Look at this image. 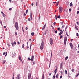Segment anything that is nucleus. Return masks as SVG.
Listing matches in <instances>:
<instances>
[{"instance_id":"obj_1","label":"nucleus","mask_w":79,"mask_h":79,"mask_svg":"<svg viewBox=\"0 0 79 79\" xmlns=\"http://www.w3.org/2000/svg\"><path fill=\"white\" fill-rule=\"evenodd\" d=\"M15 28L17 30H18V29H19V27H18V22H16L15 23Z\"/></svg>"},{"instance_id":"obj_2","label":"nucleus","mask_w":79,"mask_h":79,"mask_svg":"<svg viewBox=\"0 0 79 79\" xmlns=\"http://www.w3.org/2000/svg\"><path fill=\"white\" fill-rule=\"evenodd\" d=\"M59 12L61 13L63 12V7L60 6L59 8Z\"/></svg>"},{"instance_id":"obj_3","label":"nucleus","mask_w":79,"mask_h":79,"mask_svg":"<svg viewBox=\"0 0 79 79\" xmlns=\"http://www.w3.org/2000/svg\"><path fill=\"white\" fill-rule=\"evenodd\" d=\"M43 48H44V42L42 41L41 44L40 49L41 50H42Z\"/></svg>"},{"instance_id":"obj_4","label":"nucleus","mask_w":79,"mask_h":79,"mask_svg":"<svg viewBox=\"0 0 79 79\" xmlns=\"http://www.w3.org/2000/svg\"><path fill=\"white\" fill-rule=\"evenodd\" d=\"M67 41V37H65L64 38V45H66V41Z\"/></svg>"},{"instance_id":"obj_5","label":"nucleus","mask_w":79,"mask_h":79,"mask_svg":"<svg viewBox=\"0 0 79 79\" xmlns=\"http://www.w3.org/2000/svg\"><path fill=\"white\" fill-rule=\"evenodd\" d=\"M16 79H21V75L20 74H19L17 75Z\"/></svg>"},{"instance_id":"obj_6","label":"nucleus","mask_w":79,"mask_h":79,"mask_svg":"<svg viewBox=\"0 0 79 79\" xmlns=\"http://www.w3.org/2000/svg\"><path fill=\"white\" fill-rule=\"evenodd\" d=\"M32 75V73L30 72L29 73L28 76V79H31V76Z\"/></svg>"},{"instance_id":"obj_7","label":"nucleus","mask_w":79,"mask_h":79,"mask_svg":"<svg viewBox=\"0 0 79 79\" xmlns=\"http://www.w3.org/2000/svg\"><path fill=\"white\" fill-rule=\"evenodd\" d=\"M50 44L51 45H53V39L52 38H50Z\"/></svg>"},{"instance_id":"obj_8","label":"nucleus","mask_w":79,"mask_h":79,"mask_svg":"<svg viewBox=\"0 0 79 79\" xmlns=\"http://www.w3.org/2000/svg\"><path fill=\"white\" fill-rule=\"evenodd\" d=\"M70 45L71 47V49H73V44L71 43H70Z\"/></svg>"},{"instance_id":"obj_9","label":"nucleus","mask_w":79,"mask_h":79,"mask_svg":"<svg viewBox=\"0 0 79 79\" xmlns=\"http://www.w3.org/2000/svg\"><path fill=\"white\" fill-rule=\"evenodd\" d=\"M30 18L31 19V20H32V13H30Z\"/></svg>"},{"instance_id":"obj_10","label":"nucleus","mask_w":79,"mask_h":79,"mask_svg":"<svg viewBox=\"0 0 79 79\" xmlns=\"http://www.w3.org/2000/svg\"><path fill=\"white\" fill-rule=\"evenodd\" d=\"M12 55H13V57H15V56L16 55V53H15V52H13Z\"/></svg>"},{"instance_id":"obj_11","label":"nucleus","mask_w":79,"mask_h":79,"mask_svg":"<svg viewBox=\"0 0 79 79\" xmlns=\"http://www.w3.org/2000/svg\"><path fill=\"white\" fill-rule=\"evenodd\" d=\"M64 31V30H63L62 31H61L60 32V33L59 34V35H61V34H62L63 33Z\"/></svg>"},{"instance_id":"obj_12","label":"nucleus","mask_w":79,"mask_h":79,"mask_svg":"<svg viewBox=\"0 0 79 79\" xmlns=\"http://www.w3.org/2000/svg\"><path fill=\"white\" fill-rule=\"evenodd\" d=\"M63 67V62L61 63L60 64V68L61 69Z\"/></svg>"},{"instance_id":"obj_13","label":"nucleus","mask_w":79,"mask_h":79,"mask_svg":"<svg viewBox=\"0 0 79 79\" xmlns=\"http://www.w3.org/2000/svg\"><path fill=\"white\" fill-rule=\"evenodd\" d=\"M19 60H20V61H21L23 63V61H22V60L21 59V56H19Z\"/></svg>"},{"instance_id":"obj_14","label":"nucleus","mask_w":79,"mask_h":79,"mask_svg":"<svg viewBox=\"0 0 79 79\" xmlns=\"http://www.w3.org/2000/svg\"><path fill=\"white\" fill-rule=\"evenodd\" d=\"M46 26V24H45L44 26H43V27L42 28V30H44V29H45V27Z\"/></svg>"},{"instance_id":"obj_15","label":"nucleus","mask_w":79,"mask_h":79,"mask_svg":"<svg viewBox=\"0 0 79 79\" xmlns=\"http://www.w3.org/2000/svg\"><path fill=\"white\" fill-rule=\"evenodd\" d=\"M1 14H2V16H3L4 17H5V15L4 13H3V12H1Z\"/></svg>"},{"instance_id":"obj_16","label":"nucleus","mask_w":79,"mask_h":79,"mask_svg":"<svg viewBox=\"0 0 79 79\" xmlns=\"http://www.w3.org/2000/svg\"><path fill=\"white\" fill-rule=\"evenodd\" d=\"M34 60V55H32L31 57V61H33Z\"/></svg>"},{"instance_id":"obj_17","label":"nucleus","mask_w":79,"mask_h":79,"mask_svg":"<svg viewBox=\"0 0 79 79\" xmlns=\"http://www.w3.org/2000/svg\"><path fill=\"white\" fill-rule=\"evenodd\" d=\"M42 79H45V76L44 75V74H43V75H42Z\"/></svg>"},{"instance_id":"obj_18","label":"nucleus","mask_w":79,"mask_h":79,"mask_svg":"<svg viewBox=\"0 0 79 79\" xmlns=\"http://www.w3.org/2000/svg\"><path fill=\"white\" fill-rule=\"evenodd\" d=\"M55 72L54 73V74H55V73H56V72H57V69H55V70L54 71Z\"/></svg>"},{"instance_id":"obj_19","label":"nucleus","mask_w":79,"mask_h":79,"mask_svg":"<svg viewBox=\"0 0 79 79\" xmlns=\"http://www.w3.org/2000/svg\"><path fill=\"white\" fill-rule=\"evenodd\" d=\"M58 74H57L56 76V79H58Z\"/></svg>"},{"instance_id":"obj_20","label":"nucleus","mask_w":79,"mask_h":79,"mask_svg":"<svg viewBox=\"0 0 79 79\" xmlns=\"http://www.w3.org/2000/svg\"><path fill=\"white\" fill-rule=\"evenodd\" d=\"M59 3V2H56V5L57 6H58V4Z\"/></svg>"},{"instance_id":"obj_21","label":"nucleus","mask_w":79,"mask_h":79,"mask_svg":"<svg viewBox=\"0 0 79 79\" xmlns=\"http://www.w3.org/2000/svg\"><path fill=\"white\" fill-rule=\"evenodd\" d=\"M75 28L77 30H78V28L77 27V26H75Z\"/></svg>"},{"instance_id":"obj_22","label":"nucleus","mask_w":79,"mask_h":79,"mask_svg":"<svg viewBox=\"0 0 79 79\" xmlns=\"http://www.w3.org/2000/svg\"><path fill=\"white\" fill-rule=\"evenodd\" d=\"M70 6H73V3L72 2H71L70 4Z\"/></svg>"},{"instance_id":"obj_23","label":"nucleus","mask_w":79,"mask_h":79,"mask_svg":"<svg viewBox=\"0 0 79 79\" xmlns=\"http://www.w3.org/2000/svg\"><path fill=\"white\" fill-rule=\"evenodd\" d=\"M11 44L13 47H14V46H15V44H14V43H12Z\"/></svg>"},{"instance_id":"obj_24","label":"nucleus","mask_w":79,"mask_h":79,"mask_svg":"<svg viewBox=\"0 0 79 79\" xmlns=\"http://www.w3.org/2000/svg\"><path fill=\"white\" fill-rule=\"evenodd\" d=\"M24 44H23V45L22 46V48H24Z\"/></svg>"},{"instance_id":"obj_25","label":"nucleus","mask_w":79,"mask_h":79,"mask_svg":"<svg viewBox=\"0 0 79 79\" xmlns=\"http://www.w3.org/2000/svg\"><path fill=\"white\" fill-rule=\"evenodd\" d=\"M34 32H32L31 33V35L32 36H34Z\"/></svg>"},{"instance_id":"obj_26","label":"nucleus","mask_w":79,"mask_h":79,"mask_svg":"<svg viewBox=\"0 0 79 79\" xmlns=\"http://www.w3.org/2000/svg\"><path fill=\"white\" fill-rule=\"evenodd\" d=\"M65 74H68V72L67 71V70H65Z\"/></svg>"},{"instance_id":"obj_27","label":"nucleus","mask_w":79,"mask_h":79,"mask_svg":"<svg viewBox=\"0 0 79 79\" xmlns=\"http://www.w3.org/2000/svg\"><path fill=\"white\" fill-rule=\"evenodd\" d=\"M6 62V61H5V60H3V64H5V63Z\"/></svg>"},{"instance_id":"obj_28","label":"nucleus","mask_w":79,"mask_h":79,"mask_svg":"<svg viewBox=\"0 0 79 79\" xmlns=\"http://www.w3.org/2000/svg\"><path fill=\"white\" fill-rule=\"evenodd\" d=\"M64 25H63L62 26V29H63V28H64Z\"/></svg>"},{"instance_id":"obj_29","label":"nucleus","mask_w":79,"mask_h":79,"mask_svg":"<svg viewBox=\"0 0 79 79\" xmlns=\"http://www.w3.org/2000/svg\"><path fill=\"white\" fill-rule=\"evenodd\" d=\"M31 47H32V43H31L30 46V49H31Z\"/></svg>"},{"instance_id":"obj_30","label":"nucleus","mask_w":79,"mask_h":79,"mask_svg":"<svg viewBox=\"0 0 79 79\" xmlns=\"http://www.w3.org/2000/svg\"><path fill=\"white\" fill-rule=\"evenodd\" d=\"M27 49H28V48H29V45H27Z\"/></svg>"},{"instance_id":"obj_31","label":"nucleus","mask_w":79,"mask_h":79,"mask_svg":"<svg viewBox=\"0 0 79 79\" xmlns=\"http://www.w3.org/2000/svg\"><path fill=\"white\" fill-rule=\"evenodd\" d=\"M77 25H79V22H77Z\"/></svg>"},{"instance_id":"obj_32","label":"nucleus","mask_w":79,"mask_h":79,"mask_svg":"<svg viewBox=\"0 0 79 79\" xmlns=\"http://www.w3.org/2000/svg\"><path fill=\"white\" fill-rule=\"evenodd\" d=\"M9 11H11V10H12V8H10L9 9Z\"/></svg>"},{"instance_id":"obj_33","label":"nucleus","mask_w":79,"mask_h":79,"mask_svg":"<svg viewBox=\"0 0 79 79\" xmlns=\"http://www.w3.org/2000/svg\"><path fill=\"white\" fill-rule=\"evenodd\" d=\"M72 72H74V69H72Z\"/></svg>"},{"instance_id":"obj_34","label":"nucleus","mask_w":79,"mask_h":79,"mask_svg":"<svg viewBox=\"0 0 79 79\" xmlns=\"http://www.w3.org/2000/svg\"><path fill=\"white\" fill-rule=\"evenodd\" d=\"M57 32H58V31L57 30H56L55 31V33H56V34H57Z\"/></svg>"},{"instance_id":"obj_35","label":"nucleus","mask_w":79,"mask_h":79,"mask_svg":"<svg viewBox=\"0 0 79 79\" xmlns=\"http://www.w3.org/2000/svg\"><path fill=\"white\" fill-rule=\"evenodd\" d=\"M28 12V10H26V13L27 14V13Z\"/></svg>"},{"instance_id":"obj_36","label":"nucleus","mask_w":79,"mask_h":79,"mask_svg":"<svg viewBox=\"0 0 79 79\" xmlns=\"http://www.w3.org/2000/svg\"><path fill=\"white\" fill-rule=\"evenodd\" d=\"M15 34L16 35H18V34H17V32H15Z\"/></svg>"},{"instance_id":"obj_37","label":"nucleus","mask_w":79,"mask_h":79,"mask_svg":"<svg viewBox=\"0 0 79 79\" xmlns=\"http://www.w3.org/2000/svg\"><path fill=\"white\" fill-rule=\"evenodd\" d=\"M68 57L67 56V57H65V60H67V59H68Z\"/></svg>"},{"instance_id":"obj_38","label":"nucleus","mask_w":79,"mask_h":79,"mask_svg":"<svg viewBox=\"0 0 79 79\" xmlns=\"http://www.w3.org/2000/svg\"><path fill=\"white\" fill-rule=\"evenodd\" d=\"M39 19H40V14H39Z\"/></svg>"},{"instance_id":"obj_39","label":"nucleus","mask_w":79,"mask_h":79,"mask_svg":"<svg viewBox=\"0 0 79 79\" xmlns=\"http://www.w3.org/2000/svg\"><path fill=\"white\" fill-rule=\"evenodd\" d=\"M76 36L77 37H78V36H79V34L78 33H77V35H76Z\"/></svg>"},{"instance_id":"obj_40","label":"nucleus","mask_w":79,"mask_h":79,"mask_svg":"<svg viewBox=\"0 0 79 79\" xmlns=\"http://www.w3.org/2000/svg\"><path fill=\"white\" fill-rule=\"evenodd\" d=\"M79 75V73L77 74V75H76V77L78 76Z\"/></svg>"},{"instance_id":"obj_41","label":"nucleus","mask_w":79,"mask_h":79,"mask_svg":"<svg viewBox=\"0 0 79 79\" xmlns=\"http://www.w3.org/2000/svg\"><path fill=\"white\" fill-rule=\"evenodd\" d=\"M57 30H58V31H60V28L59 27L57 28Z\"/></svg>"},{"instance_id":"obj_42","label":"nucleus","mask_w":79,"mask_h":79,"mask_svg":"<svg viewBox=\"0 0 79 79\" xmlns=\"http://www.w3.org/2000/svg\"><path fill=\"white\" fill-rule=\"evenodd\" d=\"M63 37V35H60V39H61Z\"/></svg>"},{"instance_id":"obj_43","label":"nucleus","mask_w":79,"mask_h":79,"mask_svg":"<svg viewBox=\"0 0 79 79\" xmlns=\"http://www.w3.org/2000/svg\"><path fill=\"white\" fill-rule=\"evenodd\" d=\"M55 75H54L53 77V79H55Z\"/></svg>"},{"instance_id":"obj_44","label":"nucleus","mask_w":79,"mask_h":79,"mask_svg":"<svg viewBox=\"0 0 79 79\" xmlns=\"http://www.w3.org/2000/svg\"><path fill=\"white\" fill-rule=\"evenodd\" d=\"M60 17H61L60 16V15L58 16H57L58 18H60Z\"/></svg>"},{"instance_id":"obj_45","label":"nucleus","mask_w":79,"mask_h":79,"mask_svg":"<svg viewBox=\"0 0 79 79\" xmlns=\"http://www.w3.org/2000/svg\"><path fill=\"white\" fill-rule=\"evenodd\" d=\"M14 44H15V45H16V42H14Z\"/></svg>"},{"instance_id":"obj_46","label":"nucleus","mask_w":79,"mask_h":79,"mask_svg":"<svg viewBox=\"0 0 79 79\" xmlns=\"http://www.w3.org/2000/svg\"><path fill=\"white\" fill-rule=\"evenodd\" d=\"M63 22H60V24H62V25H63Z\"/></svg>"},{"instance_id":"obj_47","label":"nucleus","mask_w":79,"mask_h":79,"mask_svg":"<svg viewBox=\"0 0 79 79\" xmlns=\"http://www.w3.org/2000/svg\"><path fill=\"white\" fill-rule=\"evenodd\" d=\"M28 60H29V61H30L31 60V59L29 57L28 58Z\"/></svg>"},{"instance_id":"obj_48","label":"nucleus","mask_w":79,"mask_h":79,"mask_svg":"<svg viewBox=\"0 0 79 79\" xmlns=\"http://www.w3.org/2000/svg\"><path fill=\"white\" fill-rule=\"evenodd\" d=\"M28 21H31V19H30V18H28Z\"/></svg>"},{"instance_id":"obj_49","label":"nucleus","mask_w":79,"mask_h":79,"mask_svg":"<svg viewBox=\"0 0 79 79\" xmlns=\"http://www.w3.org/2000/svg\"><path fill=\"white\" fill-rule=\"evenodd\" d=\"M51 73H49V76H51Z\"/></svg>"},{"instance_id":"obj_50","label":"nucleus","mask_w":79,"mask_h":79,"mask_svg":"<svg viewBox=\"0 0 79 79\" xmlns=\"http://www.w3.org/2000/svg\"><path fill=\"white\" fill-rule=\"evenodd\" d=\"M6 53L5 52H4V53H3V55H5Z\"/></svg>"},{"instance_id":"obj_51","label":"nucleus","mask_w":79,"mask_h":79,"mask_svg":"<svg viewBox=\"0 0 79 79\" xmlns=\"http://www.w3.org/2000/svg\"><path fill=\"white\" fill-rule=\"evenodd\" d=\"M69 11H71V9L70 8L69 9Z\"/></svg>"},{"instance_id":"obj_52","label":"nucleus","mask_w":79,"mask_h":79,"mask_svg":"<svg viewBox=\"0 0 79 79\" xmlns=\"http://www.w3.org/2000/svg\"><path fill=\"white\" fill-rule=\"evenodd\" d=\"M55 24H56V22H55L54 23V25L55 26Z\"/></svg>"},{"instance_id":"obj_53","label":"nucleus","mask_w":79,"mask_h":79,"mask_svg":"<svg viewBox=\"0 0 79 79\" xmlns=\"http://www.w3.org/2000/svg\"><path fill=\"white\" fill-rule=\"evenodd\" d=\"M66 34L67 36H69V35H68V33L66 32Z\"/></svg>"},{"instance_id":"obj_54","label":"nucleus","mask_w":79,"mask_h":79,"mask_svg":"<svg viewBox=\"0 0 79 79\" xmlns=\"http://www.w3.org/2000/svg\"><path fill=\"white\" fill-rule=\"evenodd\" d=\"M17 43L19 44H20V43H19V41Z\"/></svg>"},{"instance_id":"obj_55","label":"nucleus","mask_w":79,"mask_h":79,"mask_svg":"<svg viewBox=\"0 0 79 79\" xmlns=\"http://www.w3.org/2000/svg\"><path fill=\"white\" fill-rule=\"evenodd\" d=\"M60 79H61V78H62V76H60Z\"/></svg>"},{"instance_id":"obj_56","label":"nucleus","mask_w":79,"mask_h":79,"mask_svg":"<svg viewBox=\"0 0 79 79\" xmlns=\"http://www.w3.org/2000/svg\"><path fill=\"white\" fill-rule=\"evenodd\" d=\"M14 75H15V73H14L13 75V77H14V76H15Z\"/></svg>"},{"instance_id":"obj_57","label":"nucleus","mask_w":79,"mask_h":79,"mask_svg":"<svg viewBox=\"0 0 79 79\" xmlns=\"http://www.w3.org/2000/svg\"><path fill=\"white\" fill-rule=\"evenodd\" d=\"M9 2L10 3H11V0H9Z\"/></svg>"},{"instance_id":"obj_58","label":"nucleus","mask_w":79,"mask_h":79,"mask_svg":"<svg viewBox=\"0 0 79 79\" xmlns=\"http://www.w3.org/2000/svg\"><path fill=\"white\" fill-rule=\"evenodd\" d=\"M79 13V11H77V15H78V14Z\"/></svg>"},{"instance_id":"obj_59","label":"nucleus","mask_w":79,"mask_h":79,"mask_svg":"<svg viewBox=\"0 0 79 79\" xmlns=\"http://www.w3.org/2000/svg\"><path fill=\"white\" fill-rule=\"evenodd\" d=\"M22 31L23 32H24V29H23V30H22Z\"/></svg>"},{"instance_id":"obj_60","label":"nucleus","mask_w":79,"mask_h":79,"mask_svg":"<svg viewBox=\"0 0 79 79\" xmlns=\"http://www.w3.org/2000/svg\"><path fill=\"white\" fill-rule=\"evenodd\" d=\"M17 68H19V65H17Z\"/></svg>"},{"instance_id":"obj_61","label":"nucleus","mask_w":79,"mask_h":79,"mask_svg":"<svg viewBox=\"0 0 79 79\" xmlns=\"http://www.w3.org/2000/svg\"><path fill=\"white\" fill-rule=\"evenodd\" d=\"M4 28H6V26H4Z\"/></svg>"},{"instance_id":"obj_62","label":"nucleus","mask_w":79,"mask_h":79,"mask_svg":"<svg viewBox=\"0 0 79 79\" xmlns=\"http://www.w3.org/2000/svg\"><path fill=\"white\" fill-rule=\"evenodd\" d=\"M25 29H26V30H27V29H28V28H27V27H26Z\"/></svg>"},{"instance_id":"obj_63","label":"nucleus","mask_w":79,"mask_h":79,"mask_svg":"<svg viewBox=\"0 0 79 79\" xmlns=\"http://www.w3.org/2000/svg\"><path fill=\"white\" fill-rule=\"evenodd\" d=\"M36 6H37V2H36Z\"/></svg>"},{"instance_id":"obj_64","label":"nucleus","mask_w":79,"mask_h":79,"mask_svg":"<svg viewBox=\"0 0 79 79\" xmlns=\"http://www.w3.org/2000/svg\"><path fill=\"white\" fill-rule=\"evenodd\" d=\"M46 32H45V31L44 32L45 35H46Z\"/></svg>"}]
</instances>
